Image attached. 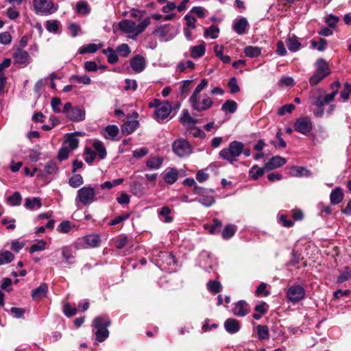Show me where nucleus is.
Masks as SVG:
<instances>
[{
	"instance_id": "obj_1",
	"label": "nucleus",
	"mask_w": 351,
	"mask_h": 351,
	"mask_svg": "<svg viewBox=\"0 0 351 351\" xmlns=\"http://www.w3.org/2000/svg\"><path fill=\"white\" fill-rule=\"evenodd\" d=\"M208 84V80L202 79L190 97L189 103L193 110L201 112L208 110L213 105L212 99L207 95H203L202 101L199 100V94L207 87Z\"/></svg>"
},
{
	"instance_id": "obj_2",
	"label": "nucleus",
	"mask_w": 351,
	"mask_h": 351,
	"mask_svg": "<svg viewBox=\"0 0 351 351\" xmlns=\"http://www.w3.org/2000/svg\"><path fill=\"white\" fill-rule=\"evenodd\" d=\"M244 144L238 141H232L228 148H223L219 152V157L230 163L237 161V158L242 154Z\"/></svg>"
},
{
	"instance_id": "obj_3",
	"label": "nucleus",
	"mask_w": 351,
	"mask_h": 351,
	"mask_svg": "<svg viewBox=\"0 0 351 351\" xmlns=\"http://www.w3.org/2000/svg\"><path fill=\"white\" fill-rule=\"evenodd\" d=\"M96 195L95 188L90 186H83L77 191L75 204L77 207H80V204L88 206L97 201Z\"/></svg>"
},
{
	"instance_id": "obj_4",
	"label": "nucleus",
	"mask_w": 351,
	"mask_h": 351,
	"mask_svg": "<svg viewBox=\"0 0 351 351\" xmlns=\"http://www.w3.org/2000/svg\"><path fill=\"white\" fill-rule=\"evenodd\" d=\"M316 70L309 78V84L315 86L321 82L325 77L330 74V69L328 62L323 58H319L315 63Z\"/></svg>"
},
{
	"instance_id": "obj_5",
	"label": "nucleus",
	"mask_w": 351,
	"mask_h": 351,
	"mask_svg": "<svg viewBox=\"0 0 351 351\" xmlns=\"http://www.w3.org/2000/svg\"><path fill=\"white\" fill-rule=\"evenodd\" d=\"M111 320L107 317L99 316L94 319L93 326L97 328L95 332L96 339L99 342H104L109 336L108 327L110 325Z\"/></svg>"
},
{
	"instance_id": "obj_6",
	"label": "nucleus",
	"mask_w": 351,
	"mask_h": 351,
	"mask_svg": "<svg viewBox=\"0 0 351 351\" xmlns=\"http://www.w3.org/2000/svg\"><path fill=\"white\" fill-rule=\"evenodd\" d=\"M193 191L194 193L199 195V197L195 200L201 204L210 207L215 203V199L213 195L214 190L195 186Z\"/></svg>"
},
{
	"instance_id": "obj_7",
	"label": "nucleus",
	"mask_w": 351,
	"mask_h": 351,
	"mask_svg": "<svg viewBox=\"0 0 351 351\" xmlns=\"http://www.w3.org/2000/svg\"><path fill=\"white\" fill-rule=\"evenodd\" d=\"M172 149L174 154L180 158L188 156L193 152V148L190 143L184 138L176 140L173 143Z\"/></svg>"
},
{
	"instance_id": "obj_8",
	"label": "nucleus",
	"mask_w": 351,
	"mask_h": 351,
	"mask_svg": "<svg viewBox=\"0 0 351 351\" xmlns=\"http://www.w3.org/2000/svg\"><path fill=\"white\" fill-rule=\"evenodd\" d=\"M326 91L320 88L312 89L309 92V100L311 105L317 108L324 107L331 101H326Z\"/></svg>"
},
{
	"instance_id": "obj_9",
	"label": "nucleus",
	"mask_w": 351,
	"mask_h": 351,
	"mask_svg": "<svg viewBox=\"0 0 351 351\" xmlns=\"http://www.w3.org/2000/svg\"><path fill=\"white\" fill-rule=\"evenodd\" d=\"M305 296V289L300 285L290 287L287 291V298L289 301L296 303L302 300Z\"/></svg>"
},
{
	"instance_id": "obj_10",
	"label": "nucleus",
	"mask_w": 351,
	"mask_h": 351,
	"mask_svg": "<svg viewBox=\"0 0 351 351\" xmlns=\"http://www.w3.org/2000/svg\"><path fill=\"white\" fill-rule=\"evenodd\" d=\"M53 8V3L51 0H34V8L36 14H49Z\"/></svg>"
},
{
	"instance_id": "obj_11",
	"label": "nucleus",
	"mask_w": 351,
	"mask_h": 351,
	"mask_svg": "<svg viewBox=\"0 0 351 351\" xmlns=\"http://www.w3.org/2000/svg\"><path fill=\"white\" fill-rule=\"evenodd\" d=\"M294 128L298 132L306 134L313 129L312 121L308 117L298 118L294 123Z\"/></svg>"
},
{
	"instance_id": "obj_12",
	"label": "nucleus",
	"mask_w": 351,
	"mask_h": 351,
	"mask_svg": "<svg viewBox=\"0 0 351 351\" xmlns=\"http://www.w3.org/2000/svg\"><path fill=\"white\" fill-rule=\"evenodd\" d=\"M171 112V106L167 101L161 103L155 110V119L158 121H162L167 119Z\"/></svg>"
},
{
	"instance_id": "obj_13",
	"label": "nucleus",
	"mask_w": 351,
	"mask_h": 351,
	"mask_svg": "<svg viewBox=\"0 0 351 351\" xmlns=\"http://www.w3.org/2000/svg\"><path fill=\"white\" fill-rule=\"evenodd\" d=\"M250 312V306L245 300L234 303L232 313L238 317H244Z\"/></svg>"
},
{
	"instance_id": "obj_14",
	"label": "nucleus",
	"mask_w": 351,
	"mask_h": 351,
	"mask_svg": "<svg viewBox=\"0 0 351 351\" xmlns=\"http://www.w3.org/2000/svg\"><path fill=\"white\" fill-rule=\"evenodd\" d=\"M130 66L136 73L142 72L146 66L145 58L141 55H136L130 60Z\"/></svg>"
},
{
	"instance_id": "obj_15",
	"label": "nucleus",
	"mask_w": 351,
	"mask_h": 351,
	"mask_svg": "<svg viewBox=\"0 0 351 351\" xmlns=\"http://www.w3.org/2000/svg\"><path fill=\"white\" fill-rule=\"evenodd\" d=\"M14 64L26 65L29 62L30 56L27 51L22 49H17L13 53Z\"/></svg>"
},
{
	"instance_id": "obj_16",
	"label": "nucleus",
	"mask_w": 351,
	"mask_h": 351,
	"mask_svg": "<svg viewBox=\"0 0 351 351\" xmlns=\"http://www.w3.org/2000/svg\"><path fill=\"white\" fill-rule=\"evenodd\" d=\"M66 116L73 122H81L85 119L86 112L82 108L74 107Z\"/></svg>"
},
{
	"instance_id": "obj_17",
	"label": "nucleus",
	"mask_w": 351,
	"mask_h": 351,
	"mask_svg": "<svg viewBox=\"0 0 351 351\" xmlns=\"http://www.w3.org/2000/svg\"><path fill=\"white\" fill-rule=\"evenodd\" d=\"M179 178L178 170L175 167L167 168L163 172V180L167 184H174Z\"/></svg>"
},
{
	"instance_id": "obj_18",
	"label": "nucleus",
	"mask_w": 351,
	"mask_h": 351,
	"mask_svg": "<svg viewBox=\"0 0 351 351\" xmlns=\"http://www.w3.org/2000/svg\"><path fill=\"white\" fill-rule=\"evenodd\" d=\"M119 130L115 125H108L100 132L102 136L106 140L114 141L118 135Z\"/></svg>"
},
{
	"instance_id": "obj_19",
	"label": "nucleus",
	"mask_w": 351,
	"mask_h": 351,
	"mask_svg": "<svg viewBox=\"0 0 351 351\" xmlns=\"http://www.w3.org/2000/svg\"><path fill=\"white\" fill-rule=\"evenodd\" d=\"M286 163V159L282 156H273L267 163L264 168L266 171H271L283 166Z\"/></svg>"
},
{
	"instance_id": "obj_20",
	"label": "nucleus",
	"mask_w": 351,
	"mask_h": 351,
	"mask_svg": "<svg viewBox=\"0 0 351 351\" xmlns=\"http://www.w3.org/2000/svg\"><path fill=\"white\" fill-rule=\"evenodd\" d=\"M223 326L230 334H235L241 330L240 322L234 318L227 319L224 322Z\"/></svg>"
},
{
	"instance_id": "obj_21",
	"label": "nucleus",
	"mask_w": 351,
	"mask_h": 351,
	"mask_svg": "<svg viewBox=\"0 0 351 351\" xmlns=\"http://www.w3.org/2000/svg\"><path fill=\"white\" fill-rule=\"evenodd\" d=\"M62 257L64 258V262L68 265H72L75 263V252L70 246H63L61 249Z\"/></svg>"
},
{
	"instance_id": "obj_22",
	"label": "nucleus",
	"mask_w": 351,
	"mask_h": 351,
	"mask_svg": "<svg viewBox=\"0 0 351 351\" xmlns=\"http://www.w3.org/2000/svg\"><path fill=\"white\" fill-rule=\"evenodd\" d=\"M48 286L46 283L41 284L38 287L32 291V297L34 300H39L47 295Z\"/></svg>"
},
{
	"instance_id": "obj_23",
	"label": "nucleus",
	"mask_w": 351,
	"mask_h": 351,
	"mask_svg": "<svg viewBox=\"0 0 351 351\" xmlns=\"http://www.w3.org/2000/svg\"><path fill=\"white\" fill-rule=\"evenodd\" d=\"M248 25L247 20L245 17H242L234 23L233 29L238 34L242 35L246 32Z\"/></svg>"
},
{
	"instance_id": "obj_24",
	"label": "nucleus",
	"mask_w": 351,
	"mask_h": 351,
	"mask_svg": "<svg viewBox=\"0 0 351 351\" xmlns=\"http://www.w3.org/2000/svg\"><path fill=\"white\" fill-rule=\"evenodd\" d=\"M84 242L90 247H97L101 244V239L98 234H89L83 237Z\"/></svg>"
},
{
	"instance_id": "obj_25",
	"label": "nucleus",
	"mask_w": 351,
	"mask_h": 351,
	"mask_svg": "<svg viewBox=\"0 0 351 351\" xmlns=\"http://www.w3.org/2000/svg\"><path fill=\"white\" fill-rule=\"evenodd\" d=\"M343 193L342 189L339 187H337L333 189L330 195V200L332 204L337 205L342 202L343 199Z\"/></svg>"
},
{
	"instance_id": "obj_26",
	"label": "nucleus",
	"mask_w": 351,
	"mask_h": 351,
	"mask_svg": "<svg viewBox=\"0 0 351 351\" xmlns=\"http://www.w3.org/2000/svg\"><path fill=\"white\" fill-rule=\"evenodd\" d=\"M139 123L138 121L132 120L128 121L123 123L122 125L121 130L122 132L125 135H129L133 133L136 129L138 127Z\"/></svg>"
},
{
	"instance_id": "obj_27",
	"label": "nucleus",
	"mask_w": 351,
	"mask_h": 351,
	"mask_svg": "<svg viewBox=\"0 0 351 351\" xmlns=\"http://www.w3.org/2000/svg\"><path fill=\"white\" fill-rule=\"evenodd\" d=\"M290 173L294 177H309L311 172L304 167H293L291 168Z\"/></svg>"
},
{
	"instance_id": "obj_28",
	"label": "nucleus",
	"mask_w": 351,
	"mask_h": 351,
	"mask_svg": "<svg viewBox=\"0 0 351 351\" xmlns=\"http://www.w3.org/2000/svg\"><path fill=\"white\" fill-rule=\"evenodd\" d=\"M93 147L95 152L97 153L99 158L103 160L106 157L107 152L104 145V143L99 140H95L93 143Z\"/></svg>"
},
{
	"instance_id": "obj_29",
	"label": "nucleus",
	"mask_w": 351,
	"mask_h": 351,
	"mask_svg": "<svg viewBox=\"0 0 351 351\" xmlns=\"http://www.w3.org/2000/svg\"><path fill=\"white\" fill-rule=\"evenodd\" d=\"M130 192L135 196L141 197L145 193V188L141 182L134 181L130 184Z\"/></svg>"
},
{
	"instance_id": "obj_30",
	"label": "nucleus",
	"mask_w": 351,
	"mask_h": 351,
	"mask_svg": "<svg viewBox=\"0 0 351 351\" xmlns=\"http://www.w3.org/2000/svg\"><path fill=\"white\" fill-rule=\"evenodd\" d=\"M222 222L218 219H214L211 225H204L206 230H208L211 234H216L221 232Z\"/></svg>"
},
{
	"instance_id": "obj_31",
	"label": "nucleus",
	"mask_w": 351,
	"mask_h": 351,
	"mask_svg": "<svg viewBox=\"0 0 351 351\" xmlns=\"http://www.w3.org/2000/svg\"><path fill=\"white\" fill-rule=\"evenodd\" d=\"M42 202L39 197L26 198L24 206L29 210L38 209L41 207Z\"/></svg>"
},
{
	"instance_id": "obj_32",
	"label": "nucleus",
	"mask_w": 351,
	"mask_h": 351,
	"mask_svg": "<svg viewBox=\"0 0 351 351\" xmlns=\"http://www.w3.org/2000/svg\"><path fill=\"white\" fill-rule=\"evenodd\" d=\"M164 160L160 156L149 158L146 161V166L152 169H158L162 165Z\"/></svg>"
},
{
	"instance_id": "obj_33",
	"label": "nucleus",
	"mask_w": 351,
	"mask_h": 351,
	"mask_svg": "<svg viewBox=\"0 0 351 351\" xmlns=\"http://www.w3.org/2000/svg\"><path fill=\"white\" fill-rule=\"evenodd\" d=\"M191 56L193 58H199L202 57L206 52V47L204 43L199 45L191 47L190 49Z\"/></svg>"
},
{
	"instance_id": "obj_34",
	"label": "nucleus",
	"mask_w": 351,
	"mask_h": 351,
	"mask_svg": "<svg viewBox=\"0 0 351 351\" xmlns=\"http://www.w3.org/2000/svg\"><path fill=\"white\" fill-rule=\"evenodd\" d=\"M119 28L125 33H135V23L130 20H124L119 23Z\"/></svg>"
},
{
	"instance_id": "obj_35",
	"label": "nucleus",
	"mask_w": 351,
	"mask_h": 351,
	"mask_svg": "<svg viewBox=\"0 0 351 351\" xmlns=\"http://www.w3.org/2000/svg\"><path fill=\"white\" fill-rule=\"evenodd\" d=\"M287 45L291 52H296L300 48L301 43L295 36H289L287 40Z\"/></svg>"
},
{
	"instance_id": "obj_36",
	"label": "nucleus",
	"mask_w": 351,
	"mask_h": 351,
	"mask_svg": "<svg viewBox=\"0 0 351 351\" xmlns=\"http://www.w3.org/2000/svg\"><path fill=\"white\" fill-rule=\"evenodd\" d=\"M256 330L259 340H268L269 339V330L267 326L258 324L256 326Z\"/></svg>"
},
{
	"instance_id": "obj_37",
	"label": "nucleus",
	"mask_w": 351,
	"mask_h": 351,
	"mask_svg": "<svg viewBox=\"0 0 351 351\" xmlns=\"http://www.w3.org/2000/svg\"><path fill=\"white\" fill-rule=\"evenodd\" d=\"M238 108V105L234 100L228 99L224 102L221 106V110L224 112L230 114L234 113Z\"/></svg>"
},
{
	"instance_id": "obj_38",
	"label": "nucleus",
	"mask_w": 351,
	"mask_h": 351,
	"mask_svg": "<svg viewBox=\"0 0 351 351\" xmlns=\"http://www.w3.org/2000/svg\"><path fill=\"white\" fill-rule=\"evenodd\" d=\"M237 231V226L234 224H228L221 231V237L223 239H229L232 237Z\"/></svg>"
},
{
	"instance_id": "obj_39",
	"label": "nucleus",
	"mask_w": 351,
	"mask_h": 351,
	"mask_svg": "<svg viewBox=\"0 0 351 351\" xmlns=\"http://www.w3.org/2000/svg\"><path fill=\"white\" fill-rule=\"evenodd\" d=\"M180 122L185 125L190 123L195 124L197 123V120L191 117L188 110L184 109L182 111V116L180 117Z\"/></svg>"
},
{
	"instance_id": "obj_40",
	"label": "nucleus",
	"mask_w": 351,
	"mask_h": 351,
	"mask_svg": "<svg viewBox=\"0 0 351 351\" xmlns=\"http://www.w3.org/2000/svg\"><path fill=\"white\" fill-rule=\"evenodd\" d=\"M6 202L11 206H19L22 202V196L19 192L16 191L12 195L6 197Z\"/></svg>"
},
{
	"instance_id": "obj_41",
	"label": "nucleus",
	"mask_w": 351,
	"mask_h": 351,
	"mask_svg": "<svg viewBox=\"0 0 351 351\" xmlns=\"http://www.w3.org/2000/svg\"><path fill=\"white\" fill-rule=\"evenodd\" d=\"M244 53L249 58H256L261 55V48L256 46H247L244 49Z\"/></svg>"
},
{
	"instance_id": "obj_42",
	"label": "nucleus",
	"mask_w": 351,
	"mask_h": 351,
	"mask_svg": "<svg viewBox=\"0 0 351 351\" xmlns=\"http://www.w3.org/2000/svg\"><path fill=\"white\" fill-rule=\"evenodd\" d=\"M171 210L168 206H163L158 212L160 219L165 223H170L173 221V217L169 216Z\"/></svg>"
},
{
	"instance_id": "obj_43",
	"label": "nucleus",
	"mask_w": 351,
	"mask_h": 351,
	"mask_svg": "<svg viewBox=\"0 0 351 351\" xmlns=\"http://www.w3.org/2000/svg\"><path fill=\"white\" fill-rule=\"evenodd\" d=\"M102 46H103V44H100V45H96L94 43L88 44L84 47H81L79 49V53L80 54H84L86 53H93L96 52L97 50H99Z\"/></svg>"
},
{
	"instance_id": "obj_44",
	"label": "nucleus",
	"mask_w": 351,
	"mask_h": 351,
	"mask_svg": "<svg viewBox=\"0 0 351 351\" xmlns=\"http://www.w3.org/2000/svg\"><path fill=\"white\" fill-rule=\"evenodd\" d=\"M102 53L108 55V62L110 64H115L118 62V56L115 51L112 47H108L107 49H103Z\"/></svg>"
},
{
	"instance_id": "obj_45",
	"label": "nucleus",
	"mask_w": 351,
	"mask_h": 351,
	"mask_svg": "<svg viewBox=\"0 0 351 351\" xmlns=\"http://www.w3.org/2000/svg\"><path fill=\"white\" fill-rule=\"evenodd\" d=\"M265 171L266 170L264 167L261 168L257 165H255L250 169L249 173L252 179L256 180L264 174Z\"/></svg>"
},
{
	"instance_id": "obj_46",
	"label": "nucleus",
	"mask_w": 351,
	"mask_h": 351,
	"mask_svg": "<svg viewBox=\"0 0 351 351\" xmlns=\"http://www.w3.org/2000/svg\"><path fill=\"white\" fill-rule=\"evenodd\" d=\"M90 11V8L86 1H80L76 4V12L82 15H87Z\"/></svg>"
},
{
	"instance_id": "obj_47",
	"label": "nucleus",
	"mask_w": 351,
	"mask_h": 351,
	"mask_svg": "<svg viewBox=\"0 0 351 351\" xmlns=\"http://www.w3.org/2000/svg\"><path fill=\"white\" fill-rule=\"evenodd\" d=\"M341 84L339 81H335L330 84V88L332 91L330 93L326 94V101H332L338 93Z\"/></svg>"
},
{
	"instance_id": "obj_48",
	"label": "nucleus",
	"mask_w": 351,
	"mask_h": 351,
	"mask_svg": "<svg viewBox=\"0 0 351 351\" xmlns=\"http://www.w3.org/2000/svg\"><path fill=\"white\" fill-rule=\"evenodd\" d=\"M351 278V268L346 267L344 270L341 272L337 279V283L340 285Z\"/></svg>"
},
{
	"instance_id": "obj_49",
	"label": "nucleus",
	"mask_w": 351,
	"mask_h": 351,
	"mask_svg": "<svg viewBox=\"0 0 351 351\" xmlns=\"http://www.w3.org/2000/svg\"><path fill=\"white\" fill-rule=\"evenodd\" d=\"M84 184V179L80 174H74L69 180V184L73 188H77Z\"/></svg>"
},
{
	"instance_id": "obj_50",
	"label": "nucleus",
	"mask_w": 351,
	"mask_h": 351,
	"mask_svg": "<svg viewBox=\"0 0 351 351\" xmlns=\"http://www.w3.org/2000/svg\"><path fill=\"white\" fill-rule=\"evenodd\" d=\"M79 141L73 134H69L64 141V145H67V147L73 150L78 147Z\"/></svg>"
},
{
	"instance_id": "obj_51",
	"label": "nucleus",
	"mask_w": 351,
	"mask_h": 351,
	"mask_svg": "<svg viewBox=\"0 0 351 351\" xmlns=\"http://www.w3.org/2000/svg\"><path fill=\"white\" fill-rule=\"evenodd\" d=\"M206 287L208 290L213 293H219L222 289L221 283L217 280H209L206 284Z\"/></svg>"
},
{
	"instance_id": "obj_52",
	"label": "nucleus",
	"mask_w": 351,
	"mask_h": 351,
	"mask_svg": "<svg viewBox=\"0 0 351 351\" xmlns=\"http://www.w3.org/2000/svg\"><path fill=\"white\" fill-rule=\"evenodd\" d=\"M219 29L215 25H211L208 28H206L204 31V36L205 37H210L212 39H215L218 37Z\"/></svg>"
},
{
	"instance_id": "obj_53",
	"label": "nucleus",
	"mask_w": 351,
	"mask_h": 351,
	"mask_svg": "<svg viewBox=\"0 0 351 351\" xmlns=\"http://www.w3.org/2000/svg\"><path fill=\"white\" fill-rule=\"evenodd\" d=\"M14 255L10 251H5L0 253V265L9 263L14 260Z\"/></svg>"
},
{
	"instance_id": "obj_54",
	"label": "nucleus",
	"mask_w": 351,
	"mask_h": 351,
	"mask_svg": "<svg viewBox=\"0 0 351 351\" xmlns=\"http://www.w3.org/2000/svg\"><path fill=\"white\" fill-rule=\"evenodd\" d=\"M58 169L56 162L53 160L49 161L45 166V172L47 175L54 174Z\"/></svg>"
},
{
	"instance_id": "obj_55",
	"label": "nucleus",
	"mask_w": 351,
	"mask_h": 351,
	"mask_svg": "<svg viewBox=\"0 0 351 351\" xmlns=\"http://www.w3.org/2000/svg\"><path fill=\"white\" fill-rule=\"evenodd\" d=\"M47 243L43 240H40L37 243H34L29 248V253L33 254L38 251L44 250L46 247Z\"/></svg>"
},
{
	"instance_id": "obj_56",
	"label": "nucleus",
	"mask_w": 351,
	"mask_h": 351,
	"mask_svg": "<svg viewBox=\"0 0 351 351\" xmlns=\"http://www.w3.org/2000/svg\"><path fill=\"white\" fill-rule=\"evenodd\" d=\"M228 86L229 87L230 92L232 94H235L240 91V87L237 84V80L235 77H232L229 80Z\"/></svg>"
},
{
	"instance_id": "obj_57",
	"label": "nucleus",
	"mask_w": 351,
	"mask_h": 351,
	"mask_svg": "<svg viewBox=\"0 0 351 351\" xmlns=\"http://www.w3.org/2000/svg\"><path fill=\"white\" fill-rule=\"evenodd\" d=\"M96 158V152L92 150L90 147H86L84 151V160L91 164Z\"/></svg>"
},
{
	"instance_id": "obj_58",
	"label": "nucleus",
	"mask_w": 351,
	"mask_h": 351,
	"mask_svg": "<svg viewBox=\"0 0 351 351\" xmlns=\"http://www.w3.org/2000/svg\"><path fill=\"white\" fill-rule=\"evenodd\" d=\"M71 80L77 81L79 83L83 84L84 85H88L91 82L90 78L86 75H73L71 77Z\"/></svg>"
},
{
	"instance_id": "obj_59",
	"label": "nucleus",
	"mask_w": 351,
	"mask_h": 351,
	"mask_svg": "<svg viewBox=\"0 0 351 351\" xmlns=\"http://www.w3.org/2000/svg\"><path fill=\"white\" fill-rule=\"evenodd\" d=\"M193 80H186L182 82V84L180 88V94L181 96L185 97L190 89V86Z\"/></svg>"
},
{
	"instance_id": "obj_60",
	"label": "nucleus",
	"mask_w": 351,
	"mask_h": 351,
	"mask_svg": "<svg viewBox=\"0 0 351 351\" xmlns=\"http://www.w3.org/2000/svg\"><path fill=\"white\" fill-rule=\"evenodd\" d=\"M60 23L57 20L47 21L46 22V29L51 33H57Z\"/></svg>"
},
{
	"instance_id": "obj_61",
	"label": "nucleus",
	"mask_w": 351,
	"mask_h": 351,
	"mask_svg": "<svg viewBox=\"0 0 351 351\" xmlns=\"http://www.w3.org/2000/svg\"><path fill=\"white\" fill-rule=\"evenodd\" d=\"M324 21L328 27L333 28L336 27L337 23L339 21V18L332 14H330L326 16Z\"/></svg>"
},
{
	"instance_id": "obj_62",
	"label": "nucleus",
	"mask_w": 351,
	"mask_h": 351,
	"mask_svg": "<svg viewBox=\"0 0 351 351\" xmlns=\"http://www.w3.org/2000/svg\"><path fill=\"white\" fill-rule=\"evenodd\" d=\"M267 283L261 282L259 286L256 288V295L257 296H267L270 294L269 291L267 290Z\"/></svg>"
},
{
	"instance_id": "obj_63",
	"label": "nucleus",
	"mask_w": 351,
	"mask_h": 351,
	"mask_svg": "<svg viewBox=\"0 0 351 351\" xmlns=\"http://www.w3.org/2000/svg\"><path fill=\"white\" fill-rule=\"evenodd\" d=\"M149 18L144 19L141 23H140L138 25L135 23V34H139L142 33L145 29V28L149 25Z\"/></svg>"
},
{
	"instance_id": "obj_64",
	"label": "nucleus",
	"mask_w": 351,
	"mask_h": 351,
	"mask_svg": "<svg viewBox=\"0 0 351 351\" xmlns=\"http://www.w3.org/2000/svg\"><path fill=\"white\" fill-rule=\"evenodd\" d=\"M350 95H351V83L346 82L343 84V89L341 92L340 96L344 101H347L349 99Z\"/></svg>"
}]
</instances>
